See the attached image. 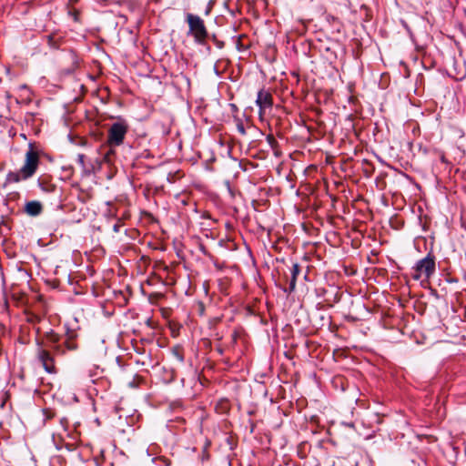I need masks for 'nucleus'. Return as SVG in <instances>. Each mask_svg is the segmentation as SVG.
<instances>
[{
  "instance_id": "1",
  "label": "nucleus",
  "mask_w": 466,
  "mask_h": 466,
  "mask_svg": "<svg viewBox=\"0 0 466 466\" xmlns=\"http://www.w3.org/2000/svg\"><path fill=\"white\" fill-rule=\"evenodd\" d=\"M76 337L77 335L74 331L67 332L64 339H60L57 335L52 334L48 339L46 348L42 346L37 348V360L47 373H56L54 355L64 356L68 352L77 350L78 344L76 342Z\"/></svg>"
},
{
  "instance_id": "2",
  "label": "nucleus",
  "mask_w": 466,
  "mask_h": 466,
  "mask_svg": "<svg viewBox=\"0 0 466 466\" xmlns=\"http://www.w3.org/2000/svg\"><path fill=\"white\" fill-rule=\"evenodd\" d=\"M39 155L33 148L25 153V163L18 171H9L6 174L4 186L19 183L22 180L31 178L36 172L39 166Z\"/></svg>"
},
{
  "instance_id": "3",
  "label": "nucleus",
  "mask_w": 466,
  "mask_h": 466,
  "mask_svg": "<svg viewBox=\"0 0 466 466\" xmlns=\"http://www.w3.org/2000/svg\"><path fill=\"white\" fill-rule=\"evenodd\" d=\"M128 131V126L124 121L113 123L107 132L106 144L110 149L106 153L104 159L106 162H111V155L115 154L113 147L123 144L126 135Z\"/></svg>"
},
{
  "instance_id": "4",
  "label": "nucleus",
  "mask_w": 466,
  "mask_h": 466,
  "mask_svg": "<svg viewBox=\"0 0 466 466\" xmlns=\"http://www.w3.org/2000/svg\"><path fill=\"white\" fill-rule=\"evenodd\" d=\"M411 270L414 280L429 281L436 271L435 256L428 253L425 258L416 262Z\"/></svg>"
},
{
  "instance_id": "5",
  "label": "nucleus",
  "mask_w": 466,
  "mask_h": 466,
  "mask_svg": "<svg viewBox=\"0 0 466 466\" xmlns=\"http://www.w3.org/2000/svg\"><path fill=\"white\" fill-rule=\"evenodd\" d=\"M186 20L188 25V35H193L197 44L204 45L208 35L204 20L193 14H187Z\"/></svg>"
},
{
  "instance_id": "6",
  "label": "nucleus",
  "mask_w": 466,
  "mask_h": 466,
  "mask_svg": "<svg viewBox=\"0 0 466 466\" xmlns=\"http://www.w3.org/2000/svg\"><path fill=\"white\" fill-rule=\"evenodd\" d=\"M256 104L259 107V116H262L267 108H271L273 105V98L268 91L260 89L258 92Z\"/></svg>"
},
{
  "instance_id": "7",
  "label": "nucleus",
  "mask_w": 466,
  "mask_h": 466,
  "mask_svg": "<svg viewBox=\"0 0 466 466\" xmlns=\"http://www.w3.org/2000/svg\"><path fill=\"white\" fill-rule=\"evenodd\" d=\"M300 273V267L298 263H294L292 265V268H291V270H290V279H289V288L288 289H284V291L286 293H291L295 290L296 289V284H297V279H298V276L299 275Z\"/></svg>"
},
{
  "instance_id": "8",
  "label": "nucleus",
  "mask_w": 466,
  "mask_h": 466,
  "mask_svg": "<svg viewBox=\"0 0 466 466\" xmlns=\"http://www.w3.org/2000/svg\"><path fill=\"white\" fill-rule=\"evenodd\" d=\"M43 206L39 201L32 200L25 204V211L27 215L35 217L41 214Z\"/></svg>"
},
{
  "instance_id": "9",
  "label": "nucleus",
  "mask_w": 466,
  "mask_h": 466,
  "mask_svg": "<svg viewBox=\"0 0 466 466\" xmlns=\"http://www.w3.org/2000/svg\"><path fill=\"white\" fill-rule=\"evenodd\" d=\"M42 413H43V420H44L45 424L48 420H50L56 417V412L52 409H49V408L43 409Z\"/></svg>"
},
{
  "instance_id": "10",
  "label": "nucleus",
  "mask_w": 466,
  "mask_h": 466,
  "mask_svg": "<svg viewBox=\"0 0 466 466\" xmlns=\"http://www.w3.org/2000/svg\"><path fill=\"white\" fill-rule=\"evenodd\" d=\"M59 424H60V427L61 429L63 430L64 432L66 433V435H69L67 433V430H68V426H69V420L66 417H62L59 419Z\"/></svg>"
},
{
  "instance_id": "11",
  "label": "nucleus",
  "mask_w": 466,
  "mask_h": 466,
  "mask_svg": "<svg viewBox=\"0 0 466 466\" xmlns=\"http://www.w3.org/2000/svg\"><path fill=\"white\" fill-rule=\"evenodd\" d=\"M267 141L272 148H274L278 144L277 140L272 135H268L267 137Z\"/></svg>"
},
{
  "instance_id": "12",
  "label": "nucleus",
  "mask_w": 466,
  "mask_h": 466,
  "mask_svg": "<svg viewBox=\"0 0 466 466\" xmlns=\"http://www.w3.org/2000/svg\"><path fill=\"white\" fill-rule=\"evenodd\" d=\"M159 461L163 463L164 466H170L171 461L166 457H160Z\"/></svg>"
},
{
  "instance_id": "13",
  "label": "nucleus",
  "mask_w": 466,
  "mask_h": 466,
  "mask_svg": "<svg viewBox=\"0 0 466 466\" xmlns=\"http://www.w3.org/2000/svg\"><path fill=\"white\" fill-rule=\"evenodd\" d=\"M173 353H174V355L176 356V358L178 360V361H180V362H183V361H184V357H183V355H182V354H180V353L178 352V350H173Z\"/></svg>"
},
{
  "instance_id": "14",
  "label": "nucleus",
  "mask_w": 466,
  "mask_h": 466,
  "mask_svg": "<svg viewBox=\"0 0 466 466\" xmlns=\"http://www.w3.org/2000/svg\"><path fill=\"white\" fill-rule=\"evenodd\" d=\"M238 130L240 133L244 134L245 133V129H244V127L242 124L238 125Z\"/></svg>"
},
{
  "instance_id": "15",
  "label": "nucleus",
  "mask_w": 466,
  "mask_h": 466,
  "mask_svg": "<svg viewBox=\"0 0 466 466\" xmlns=\"http://www.w3.org/2000/svg\"><path fill=\"white\" fill-rule=\"evenodd\" d=\"M113 229H114L115 232H118L119 231L118 224L114 225Z\"/></svg>"
},
{
  "instance_id": "16",
  "label": "nucleus",
  "mask_w": 466,
  "mask_h": 466,
  "mask_svg": "<svg viewBox=\"0 0 466 466\" xmlns=\"http://www.w3.org/2000/svg\"><path fill=\"white\" fill-rule=\"evenodd\" d=\"M441 162H443V163H446V162H447L446 157H445V156H444V155H441Z\"/></svg>"
},
{
  "instance_id": "17",
  "label": "nucleus",
  "mask_w": 466,
  "mask_h": 466,
  "mask_svg": "<svg viewBox=\"0 0 466 466\" xmlns=\"http://www.w3.org/2000/svg\"><path fill=\"white\" fill-rule=\"evenodd\" d=\"M57 435L62 438L61 432H57Z\"/></svg>"
}]
</instances>
